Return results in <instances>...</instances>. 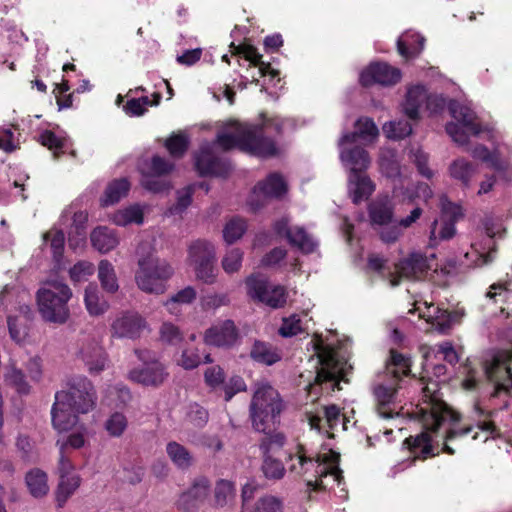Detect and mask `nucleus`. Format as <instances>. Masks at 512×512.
<instances>
[{
  "mask_svg": "<svg viewBox=\"0 0 512 512\" xmlns=\"http://www.w3.org/2000/svg\"><path fill=\"white\" fill-rule=\"evenodd\" d=\"M166 452L173 464L179 469H187L193 463L190 452L177 442H169L166 446Z\"/></svg>",
  "mask_w": 512,
  "mask_h": 512,
  "instance_id": "obj_53",
  "label": "nucleus"
},
{
  "mask_svg": "<svg viewBox=\"0 0 512 512\" xmlns=\"http://www.w3.org/2000/svg\"><path fill=\"white\" fill-rule=\"evenodd\" d=\"M71 297L72 290L63 281L44 282L37 292L38 309L43 319L52 323H65L70 315L67 304Z\"/></svg>",
  "mask_w": 512,
  "mask_h": 512,
  "instance_id": "obj_6",
  "label": "nucleus"
},
{
  "mask_svg": "<svg viewBox=\"0 0 512 512\" xmlns=\"http://www.w3.org/2000/svg\"><path fill=\"white\" fill-rule=\"evenodd\" d=\"M79 356L91 374H98L106 367L107 355L99 342L95 340L83 343Z\"/></svg>",
  "mask_w": 512,
  "mask_h": 512,
  "instance_id": "obj_27",
  "label": "nucleus"
},
{
  "mask_svg": "<svg viewBox=\"0 0 512 512\" xmlns=\"http://www.w3.org/2000/svg\"><path fill=\"white\" fill-rule=\"evenodd\" d=\"M176 362L177 365H179L183 369L192 370L197 368L201 364L202 358L197 348L186 346L181 351V354L179 358L176 360Z\"/></svg>",
  "mask_w": 512,
  "mask_h": 512,
  "instance_id": "obj_60",
  "label": "nucleus"
},
{
  "mask_svg": "<svg viewBox=\"0 0 512 512\" xmlns=\"http://www.w3.org/2000/svg\"><path fill=\"white\" fill-rule=\"evenodd\" d=\"M173 275L170 264L156 257L153 253L139 255L135 281L140 290L150 294H162L166 282Z\"/></svg>",
  "mask_w": 512,
  "mask_h": 512,
  "instance_id": "obj_11",
  "label": "nucleus"
},
{
  "mask_svg": "<svg viewBox=\"0 0 512 512\" xmlns=\"http://www.w3.org/2000/svg\"><path fill=\"white\" fill-rule=\"evenodd\" d=\"M195 168L202 176H224L229 164L215 157L214 144H205L195 155Z\"/></svg>",
  "mask_w": 512,
  "mask_h": 512,
  "instance_id": "obj_23",
  "label": "nucleus"
},
{
  "mask_svg": "<svg viewBox=\"0 0 512 512\" xmlns=\"http://www.w3.org/2000/svg\"><path fill=\"white\" fill-rule=\"evenodd\" d=\"M146 206L139 204L129 205L117 210L111 216V222L117 226L126 227L129 225H142Z\"/></svg>",
  "mask_w": 512,
  "mask_h": 512,
  "instance_id": "obj_37",
  "label": "nucleus"
},
{
  "mask_svg": "<svg viewBox=\"0 0 512 512\" xmlns=\"http://www.w3.org/2000/svg\"><path fill=\"white\" fill-rule=\"evenodd\" d=\"M379 168L383 176L391 181L393 198L399 202L412 203L416 199L427 201L432 197V190L425 184L414 187L409 177L401 170L396 153L385 149L381 152Z\"/></svg>",
  "mask_w": 512,
  "mask_h": 512,
  "instance_id": "obj_5",
  "label": "nucleus"
},
{
  "mask_svg": "<svg viewBox=\"0 0 512 512\" xmlns=\"http://www.w3.org/2000/svg\"><path fill=\"white\" fill-rule=\"evenodd\" d=\"M288 224L289 220L287 218H283L275 223L274 229L279 235H284L291 245L296 246L302 252H313L317 246L315 240L306 233L304 228H289Z\"/></svg>",
  "mask_w": 512,
  "mask_h": 512,
  "instance_id": "obj_25",
  "label": "nucleus"
},
{
  "mask_svg": "<svg viewBox=\"0 0 512 512\" xmlns=\"http://www.w3.org/2000/svg\"><path fill=\"white\" fill-rule=\"evenodd\" d=\"M72 218V224L68 232V245L75 253L82 252L86 247V223L88 214L84 211L72 212L66 210L62 219Z\"/></svg>",
  "mask_w": 512,
  "mask_h": 512,
  "instance_id": "obj_24",
  "label": "nucleus"
},
{
  "mask_svg": "<svg viewBox=\"0 0 512 512\" xmlns=\"http://www.w3.org/2000/svg\"><path fill=\"white\" fill-rule=\"evenodd\" d=\"M25 481L30 494L35 498L43 497L49 491L47 474L38 468L31 469Z\"/></svg>",
  "mask_w": 512,
  "mask_h": 512,
  "instance_id": "obj_47",
  "label": "nucleus"
},
{
  "mask_svg": "<svg viewBox=\"0 0 512 512\" xmlns=\"http://www.w3.org/2000/svg\"><path fill=\"white\" fill-rule=\"evenodd\" d=\"M284 504L282 499L274 495L266 494L259 497L249 506L245 505L240 512H283Z\"/></svg>",
  "mask_w": 512,
  "mask_h": 512,
  "instance_id": "obj_49",
  "label": "nucleus"
},
{
  "mask_svg": "<svg viewBox=\"0 0 512 512\" xmlns=\"http://www.w3.org/2000/svg\"><path fill=\"white\" fill-rule=\"evenodd\" d=\"M282 409L279 393L268 383H257L250 405L251 419L257 431L267 433Z\"/></svg>",
  "mask_w": 512,
  "mask_h": 512,
  "instance_id": "obj_9",
  "label": "nucleus"
},
{
  "mask_svg": "<svg viewBox=\"0 0 512 512\" xmlns=\"http://www.w3.org/2000/svg\"><path fill=\"white\" fill-rule=\"evenodd\" d=\"M236 497L234 484L228 480L217 481L214 488L213 506L216 508H225L233 505Z\"/></svg>",
  "mask_w": 512,
  "mask_h": 512,
  "instance_id": "obj_46",
  "label": "nucleus"
},
{
  "mask_svg": "<svg viewBox=\"0 0 512 512\" xmlns=\"http://www.w3.org/2000/svg\"><path fill=\"white\" fill-rule=\"evenodd\" d=\"M135 355L143 363V367L129 371L128 378L131 381L152 387H158L166 381L169 375L166 366L155 353L147 349H136Z\"/></svg>",
  "mask_w": 512,
  "mask_h": 512,
  "instance_id": "obj_12",
  "label": "nucleus"
},
{
  "mask_svg": "<svg viewBox=\"0 0 512 512\" xmlns=\"http://www.w3.org/2000/svg\"><path fill=\"white\" fill-rule=\"evenodd\" d=\"M484 227H485V231L488 235V239H487L488 251H486V248H483L482 250H480L479 248H477V246L475 244L472 245L471 254L477 256V259L474 261L475 266H482V265L488 264L489 262L492 261V258H493L492 250H493V245H494L492 238H494L496 236H500L502 234V232L504 231L503 224H502L501 220L498 218L496 219L493 217H487L484 222Z\"/></svg>",
  "mask_w": 512,
  "mask_h": 512,
  "instance_id": "obj_26",
  "label": "nucleus"
},
{
  "mask_svg": "<svg viewBox=\"0 0 512 512\" xmlns=\"http://www.w3.org/2000/svg\"><path fill=\"white\" fill-rule=\"evenodd\" d=\"M410 359L391 351L390 362L386 366L385 376L374 388L377 414L384 419L394 418L403 409L398 394L399 381L410 372Z\"/></svg>",
  "mask_w": 512,
  "mask_h": 512,
  "instance_id": "obj_3",
  "label": "nucleus"
},
{
  "mask_svg": "<svg viewBox=\"0 0 512 512\" xmlns=\"http://www.w3.org/2000/svg\"><path fill=\"white\" fill-rule=\"evenodd\" d=\"M449 111L453 121L446 125V132L452 140L459 145H466L471 136H478L483 132L490 134L492 128L482 125L476 113L467 103L451 101Z\"/></svg>",
  "mask_w": 512,
  "mask_h": 512,
  "instance_id": "obj_10",
  "label": "nucleus"
},
{
  "mask_svg": "<svg viewBox=\"0 0 512 512\" xmlns=\"http://www.w3.org/2000/svg\"><path fill=\"white\" fill-rule=\"evenodd\" d=\"M130 189V183L127 179L121 178L110 182L102 196L100 202L103 207L114 205L124 198Z\"/></svg>",
  "mask_w": 512,
  "mask_h": 512,
  "instance_id": "obj_44",
  "label": "nucleus"
},
{
  "mask_svg": "<svg viewBox=\"0 0 512 512\" xmlns=\"http://www.w3.org/2000/svg\"><path fill=\"white\" fill-rule=\"evenodd\" d=\"M217 144L224 150L238 148L259 157L272 156L277 152L273 141L263 137L261 128L236 121L228 123L218 133Z\"/></svg>",
  "mask_w": 512,
  "mask_h": 512,
  "instance_id": "obj_4",
  "label": "nucleus"
},
{
  "mask_svg": "<svg viewBox=\"0 0 512 512\" xmlns=\"http://www.w3.org/2000/svg\"><path fill=\"white\" fill-rule=\"evenodd\" d=\"M237 53L242 54L243 57L251 64L259 68V74L263 77H269L271 81H280L279 71L272 68L270 63H265L261 60L262 56L258 53L256 48L250 45H245L237 48Z\"/></svg>",
  "mask_w": 512,
  "mask_h": 512,
  "instance_id": "obj_39",
  "label": "nucleus"
},
{
  "mask_svg": "<svg viewBox=\"0 0 512 512\" xmlns=\"http://www.w3.org/2000/svg\"><path fill=\"white\" fill-rule=\"evenodd\" d=\"M384 134L390 139H402L412 132V125L408 121H391L383 125Z\"/></svg>",
  "mask_w": 512,
  "mask_h": 512,
  "instance_id": "obj_58",
  "label": "nucleus"
},
{
  "mask_svg": "<svg viewBox=\"0 0 512 512\" xmlns=\"http://www.w3.org/2000/svg\"><path fill=\"white\" fill-rule=\"evenodd\" d=\"M59 433H67V436L57 440V445L60 448V456L65 455L64 450L66 448L80 449L86 445L89 439V431L87 426L80 422L77 418V423L73 427L62 430L56 429Z\"/></svg>",
  "mask_w": 512,
  "mask_h": 512,
  "instance_id": "obj_30",
  "label": "nucleus"
},
{
  "mask_svg": "<svg viewBox=\"0 0 512 512\" xmlns=\"http://www.w3.org/2000/svg\"><path fill=\"white\" fill-rule=\"evenodd\" d=\"M375 190L372 180L360 173L349 174L348 191L354 203L367 199Z\"/></svg>",
  "mask_w": 512,
  "mask_h": 512,
  "instance_id": "obj_34",
  "label": "nucleus"
},
{
  "mask_svg": "<svg viewBox=\"0 0 512 512\" xmlns=\"http://www.w3.org/2000/svg\"><path fill=\"white\" fill-rule=\"evenodd\" d=\"M39 140L43 146L51 150L54 156L66 153L71 148L70 139L62 133L56 134L52 131H44Z\"/></svg>",
  "mask_w": 512,
  "mask_h": 512,
  "instance_id": "obj_48",
  "label": "nucleus"
},
{
  "mask_svg": "<svg viewBox=\"0 0 512 512\" xmlns=\"http://www.w3.org/2000/svg\"><path fill=\"white\" fill-rule=\"evenodd\" d=\"M306 329L307 321H304L298 314H292L291 316L283 319L279 333L283 337H292Z\"/></svg>",
  "mask_w": 512,
  "mask_h": 512,
  "instance_id": "obj_57",
  "label": "nucleus"
},
{
  "mask_svg": "<svg viewBox=\"0 0 512 512\" xmlns=\"http://www.w3.org/2000/svg\"><path fill=\"white\" fill-rule=\"evenodd\" d=\"M512 361V351H500L494 354L491 362H486L485 374L494 382V396L502 392L512 395V372L508 362Z\"/></svg>",
  "mask_w": 512,
  "mask_h": 512,
  "instance_id": "obj_13",
  "label": "nucleus"
},
{
  "mask_svg": "<svg viewBox=\"0 0 512 512\" xmlns=\"http://www.w3.org/2000/svg\"><path fill=\"white\" fill-rule=\"evenodd\" d=\"M448 172L452 179L460 182L462 186L467 188L477 173V166L466 158L460 157L451 162Z\"/></svg>",
  "mask_w": 512,
  "mask_h": 512,
  "instance_id": "obj_38",
  "label": "nucleus"
},
{
  "mask_svg": "<svg viewBox=\"0 0 512 512\" xmlns=\"http://www.w3.org/2000/svg\"><path fill=\"white\" fill-rule=\"evenodd\" d=\"M283 444L284 437L281 434H275L265 437L260 445L264 455L262 472L269 480H280L285 475L286 470L282 462L268 455L270 451L282 447Z\"/></svg>",
  "mask_w": 512,
  "mask_h": 512,
  "instance_id": "obj_21",
  "label": "nucleus"
},
{
  "mask_svg": "<svg viewBox=\"0 0 512 512\" xmlns=\"http://www.w3.org/2000/svg\"><path fill=\"white\" fill-rule=\"evenodd\" d=\"M340 455L332 450L318 453L316 460L307 457L304 462L303 475L307 485L317 488H331L332 484L340 485L342 471L339 469Z\"/></svg>",
  "mask_w": 512,
  "mask_h": 512,
  "instance_id": "obj_8",
  "label": "nucleus"
},
{
  "mask_svg": "<svg viewBox=\"0 0 512 512\" xmlns=\"http://www.w3.org/2000/svg\"><path fill=\"white\" fill-rule=\"evenodd\" d=\"M401 79V72L387 63H371L360 73V83L363 86L379 84L382 86H391L398 83Z\"/></svg>",
  "mask_w": 512,
  "mask_h": 512,
  "instance_id": "obj_20",
  "label": "nucleus"
},
{
  "mask_svg": "<svg viewBox=\"0 0 512 512\" xmlns=\"http://www.w3.org/2000/svg\"><path fill=\"white\" fill-rule=\"evenodd\" d=\"M441 217L434 221L430 241L436 243L438 240H447L455 234V222L461 216V208L448 201L445 197L440 199Z\"/></svg>",
  "mask_w": 512,
  "mask_h": 512,
  "instance_id": "obj_16",
  "label": "nucleus"
},
{
  "mask_svg": "<svg viewBox=\"0 0 512 512\" xmlns=\"http://www.w3.org/2000/svg\"><path fill=\"white\" fill-rule=\"evenodd\" d=\"M153 97V101H151L147 96H143L140 98H132L127 101L123 109L125 113L129 116H142L147 111L148 106L159 104L160 95L158 93H154Z\"/></svg>",
  "mask_w": 512,
  "mask_h": 512,
  "instance_id": "obj_55",
  "label": "nucleus"
},
{
  "mask_svg": "<svg viewBox=\"0 0 512 512\" xmlns=\"http://www.w3.org/2000/svg\"><path fill=\"white\" fill-rule=\"evenodd\" d=\"M379 134L375 123L369 118H360L355 124L352 133L344 134L340 139V145L344 144H368L373 142Z\"/></svg>",
  "mask_w": 512,
  "mask_h": 512,
  "instance_id": "obj_29",
  "label": "nucleus"
},
{
  "mask_svg": "<svg viewBox=\"0 0 512 512\" xmlns=\"http://www.w3.org/2000/svg\"><path fill=\"white\" fill-rule=\"evenodd\" d=\"M251 357L260 363L272 365L280 360V353L271 345L264 342H255L252 350Z\"/></svg>",
  "mask_w": 512,
  "mask_h": 512,
  "instance_id": "obj_54",
  "label": "nucleus"
},
{
  "mask_svg": "<svg viewBox=\"0 0 512 512\" xmlns=\"http://www.w3.org/2000/svg\"><path fill=\"white\" fill-rule=\"evenodd\" d=\"M216 250L212 243L206 240H197L189 248V260L191 264L215 260Z\"/></svg>",
  "mask_w": 512,
  "mask_h": 512,
  "instance_id": "obj_52",
  "label": "nucleus"
},
{
  "mask_svg": "<svg viewBox=\"0 0 512 512\" xmlns=\"http://www.w3.org/2000/svg\"><path fill=\"white\" fill-rule=\"evenodd\" d=\"M247 225L243 219L233 218L229 220L223 228V238L227 244H232L239 240L246 232Z\"/></svg>",
  "mask_w": 512,
  "mask_h": 512,
  "instance_id": "obj_56",
  "label": "nucleus"
},
{
  "mask_svg": "<svg viewBox=\"0 0 512 512\" xmlns=\"http://www.w3.org/2000/svg\"><path fill=\"white\" fill-rule=\"evenodd\" d=\"M196 298V291L194 288L188 286L180 290L170 300L165 303V306L170 314L177 315L178 304H189Z\"/></svg>",
  "mask_w": 512,
  "mask_h": 512,
  "instance_id": "obj_59",
  "label": "nucleus"
},
{
  "mask_svg": "<svg viewBox=\"0 0 512 512\" xmlns=\"http://www.w3.org/2000/svg\"><path fill=\"white\" fill-rule=\"evenodd\" d=\"M147 327L145 318L138 312L122 311L115 316L111 324V333L117 338L137 339Z\"/></svg>",
  "mask_w": 512,
  "mask_h": 512,
  "instance_id": "obj_17",
  "label": "nucleus"
},
{
  "mask_svg": "<svg viewBox=\"0 0 512 512\" xmlns=\"http://www.w3.org/2000/svg\"><path fill=\"white\" fill-rule=\"evenodd\" d=\"M20 315H9L7 319L10 337L16 343H21L27 336V322L30 319V308L27 305L20 306Z\"/></svg>",
  "mask_w": 512,
  "mask_h": 512,
  "instance_id": "obj_41",
  "label": "nucleus"
},
{
  "mask_svg": "<svg viewBox=\"0 0 512 512\" xmlns=\"http://www.w3.org/2000/svg\"><path fill=\"white\" fill-rule=\"evenodd\" d=\"M96 403L93 384L86 377L71 379L66 387L55 395L52 406V424L55 429H69L77 423L79 414L90 412Z\"/></svg>",
  "mask_w": 512,
  "mask_h": 512,
  "instance_id": "obj_2",
  "label": "nucleus"
},
{
  "mask_svg": "<svg viewBox=\"0 0 512 512\" xmlns=\"http://www.w3.org/2000/svg\"><path fill=\"white\" fill-rule=\"evenodd\" d=\"M209 494V482L202 478L194 482L189 490L183 493L179 499V506L188 509L189 506H196L203 502Z\"/></svg>",
  "mask_w": 512,
  "mask_h": 512,
  "instance_id": "obj_42",
  "label": "nucleus"
},
{
  "mask_svg": "<svg viewBox=\"0 0 512 512\" xmlns=\"http://www.w3.org/2000/svg\"><path fill=\"white\" fill-rule=\"evenodd\" d=\"M369 215L373 225L384 226L391 223L393 210L387 197L372 202L369 206Z\"/></svg>",
  "mask_w": 512,
  "mask_h": 512,
  "instance_id": "obj_43",
  "label": "nucleus"
},
{
  "mask_svg": "<svg viewBox=\"0 0 512 512\" xmlns=\"http://www.w3.org/2000/svg\"><path fill=\"white\" fill-rule=\"evenodd\" d=\"M57 473L59 484L56 491V500L59 506H63L67 499L79 488L81 478L71 460L65 455L59 457Z\"/></svg>",
  "mask_w": 512,
  "mask_h": 512,
  "instance_id": "obj_18",
  "label": "nucleus"
},
{
  "mask_svg": "<svg viewBox=\"0 0 512 512\" xmlns=\"http://www.w3.org/2000/svg\"><path fill=\"white\" fill-rule=\"evenodd\" d=\"M95 267L89 261H79L74 264L69 270V276L72 282L80 283L85 282L90 276L94 274Z\"/></svg>",
  "mask_w": 512,
  "mask_h": 512,
  "instance_id": "obj_61",
  "label": "nucleus"
},
{
  "mask_svg": "<svg viewBox=\"0 0 512 512\" xmlns=\"http://www.w3.org/2000/svg\"><path fill=\"white\" fill-rule=\"evenodd\" d=\"M429 94L422 85H413L408 88L406 98L403 103V112L410 120L419 118L420 109L427 105Z\"/></svg>",
  "mask_w": 512,
  "mask_h": 512,
  "instance_id": "obj_32",
  "label": "nucleus"
},
{
  "mask_svg": "<svg viewBox=\"0 0 512 512\" xmlns=\"http://www.w3.org/2000/svg\"><path fill=\"white\" fill-rule=\"evenodd\" d=\"M286 190L287 185L284 179L278 174H271L266 180L255 186L249 199V205L253 210H258L264 205L267 198L279 197Z\"/></svg>",
  "mask_w": 512,
  "mask_h": 512,
  "instance_id": "obj_22",
  "label": "nucleus"
},
{
  "mask_svg": "<svg viewBox=\"0 0 512 512\" xmlns=\"http://www.w3.org/2000/svg\"><path fill=\"white\" fill-rule=\"evenodd\" d=\"M424 37L414 31H406L397 41L398 52L404 58H412L418 55L424 47Z\"/></svg>",
  "mask_w": 512,
  "mask_h": 512,
  "instance_id": "obj_40",
  "label": "nucleus"
},
{
  "mask_svg": "<svg viewBox=\"0 0 512 512\" xmlns=\"http://www.w3.org/2000/svg\"><path fill=\"white\" fill-rule=\"evenodd\" d=\"M491 168L496 172V180L498 179L500 184L512 186V165L508 161L500 157L493 161Z\"/></svg>",
  "mask_w": 512,
  "mask_h": 512,
  "instance_id": "obj_64",
  "label": "nucleus"
},
{
  "mask_svg": "<svg viewBox=\"0 0 512 512\" xmlns=\"http://www.w3.org/2000/svg\"><path fill=\"white\" fill-rule=\"evenodd\" d=\"M430 268L427 257L421 253H411L407 258L395 265L394 272L389 274L391 286H397L400 279H419Z\"/></svg>",
  "mask_w": 512,
  "mask_h": 512,
  "instance_id": "obj_19",
  "label": "nucleus"
},
{
  "mask_svg": "<svg viewBox=\"0 0 512 512\" xmlns=\"http://www.w3.org/2000/svg\"><path fill=\"white\" fill-rule=\"evenodd\" d=\"M237 340V330L231 320H225L209 328L204 336V341L208 345L217 347H228Z\"/></svg>",
  "mask_w": 512,
  "mask_h": 512,
  "instance_id": "obj_28",
  "label": "nucleus"
},
{
  "mask_svg": "<svg viewBox=\"0 0 512 512\" xmlns=\"http://www.w3.org/2000/svg\"><path fill=\"white\" fill-rule=\"evenodd\" d=\"M351 144H344L340 147V159L345 167L350 170V174L360 173L366 170L370 165V158L368 153L356 146L349 148Z\"/></svg>",
  "mask_w": 512,
  "mask_h": 512,
  "instance_id": "obj_31",
  "label": "nucleus"
},
{
  "mask_svg": "<svg viewBox=\"0 0 512 512\" xmlns=\"http://www.w3.org/2000/svg\"><path fill=\"white\" fill-rule=\"evenodd\" d=\"M425 362L423 364L424 373L428 376L430 369L437 380L425 381L426 376L421 377L422 400L412 412L417 421L421 423L424 431L405 440L410 449L416 454L420 450L423 459L432 454V442L439 438L443 442L444 451L453 454L454 450L448 444L453 439L466 435L472 428H458L459 415L454 412L443 400L439 392L440 383L444 382L442 378L446 374V367L442 364L430 363L431 351L424 352Z\"/></svg>",
  "mask_w": 512,
  "mask_h": 512,
  "instance_id": "obj_1",
  "label": "nucleus"
},
{
  "mask_svg": "<svg viewBox=\"0 0 512 512\" xmlns=\"http://www.w3.org/2000/svg\"><path fill=\"white\" fill-rule=\"evenodd\" d=\"M413 310L418 313L420 318L434 325L441 333H446L455 324L460 323L464 315L460 310L448 312L426 300L415 301Z\"/></svg>",
  "mask_w": 512,
  "mask_h": 512,
  "instance_id": "obj_15",
  "label": "nucleus"
},
{
  "mask_svg": "<svg viewBox=\"0 0 512 512\" xmlns=\"http://www.w3.org/2000/svg\"><path fill=\"white\" fill-rule=\"evenodd\" d=\"M98 279L102 288L108 293H115L119 289L115 268L111 262L103 259L98 265Z\"/></svg>",
  "mask_w": 512,
  "mask_h": 512,
  "instance_id": "obj_51",
  "label": "nucleus"
},
{
  "mask_svg": "<svg viewBox=\"0 0 512 512\" xmlns=\"http://www.w3.org/2000/svg\"><path fill=\"white\" fill-rule=\"evenodd\" d=\"M248 295L271 308H280L287 301V293L284 287L269 285L266 279L251 275L246 279Z\"/></svg>",
  "mask_w": 512,
  "mask_h": 512,
  "instance_id": "obj_14",
  "label": "nucleus"
},
{
  "mask_svg": "<svg viewBox=\"0 0 512 512\" xmlns=\"http://www.w3.org/2000/svg\"><path fill=\"white\" fill-rule=\"evenodd\" d=\"M128 425L127 418L124 414L116 412L109 416L105 421L104 427L107 433L112 437L121 436Z\"/></svg>",
  "mask_w": 512,
  "mask_h": 512,
  "instance_id": "obj_62",
  "label": "nucleus"
},
{
  "mask_svg": "<svg viewBox=\"0 0 512 512\" xmlns=\"http://www.w3.org/2000/svg\"><path fill=\"white\" fill-rule=\"evenodd\" d=\"M174 169V164L170 161L160 157L154 156L149 164V167L146 170H143L144 179L143 185L154 192H159L162 190V185L158 182H154L150 179V177L162 176L170 173Z\"/></svg>",
  "mask_w": 512,
  "mask_h": 512,
  "instance_id": "obj_33",
  "label": "nucleus"
},
{
  "mask_svg": "<svg viewBox=\"0 0 512 512\" xmlns=\"http://www.w3.org/2000/svg\"><path fill=\"white\" fill-rule=\"evenodd\" d=\"M84 304L88 314L92 317L102 316L109 309L108 301L95 283H91L85 288Z\"/></svg>",
  "mask_w": 512,
  "mask_h": 512,
  "instance_id": "obj_36",
  "label": "nucleus"
},
{
  "mask_svg": "<svg viewBox=\"0 0 512 512\" xmlns=\"http://www.w3.org/2000/svg\"><path fill=\"white\" fill-rule=\"evenodd\" d=\"M93 248L102 254L115 249L119 244V237L113 229L106 226L96 227L90 235Z\"/></svg>",
  "mask_w": 512,
  "mask_h": 512,
  "instance_id": "obj_35",
  "label": "nucleus"
},
{
  "mask_svg": "<svg viewBox=\"0 0 512 512\" xmlns=\"http://www.w3.org/2000/svg\"><path fill=\"white\" fill-rule=\"evenodd\" d=\"M43 242L45 245L49 246L55 263L58 267H61L65 244L63 231L57 227L51 228L43 235Z\"/></svg>",
  "mask_w": 512,
  "mask_h": 512,
  "instance_id": "obj_45",
  "label": "nucleus"
},
{
  "mask_svg": "<svg viewBox=\"0 0 512 512\" xmlns=\"http://www.w3.org/2000/svg\"><path fill=\"white\" fill-rule=\"evenodd\" d=\"M314 351L316 355V378L318 385H329L334 391L340 389L339 382L351 368L347 359L339 350L333 348L330 344H325L321 339L314 343Z\"/></svg>",
  "mask_w": 512,
  "mask_h": 512,
  "instance_id": "obj_7",
  "label": "nucleus"
},
{
  "mask_svg": "<svg viewBox=\"0 0 512 512\" xmlns=\"http://www.w3.org/2000/svg\"><path fill=\"white\" fill-rule=\"evenodd\" d=\"M323 417L319 412L308 413V421L311 428L320 429V423L325 420L330 429H334L340 421V409L336 405H328L322 409Z\"/></svg>",
  "mask_w": 512,
  "mask_h": 512,
  "instance_id": "obj_50",
  "label": "nucleus"
},
{
  "mask_svg": "<svg viewBox=\"0 0 512 512\" xmlns=\"http://www.w3.org/2000/svg\"><path fill=\"white\" fill-rule=\"evenodd\" d=\"M6 382L13 386L19 393H28L30 386L23 372L14 365L10 366L5 374Z\"/></svg>",
  "mask_w": 512,
  "mask_h": 512,
  "instance_id": "obj_63",
  "label": "nucleus"
}]
</instances>
